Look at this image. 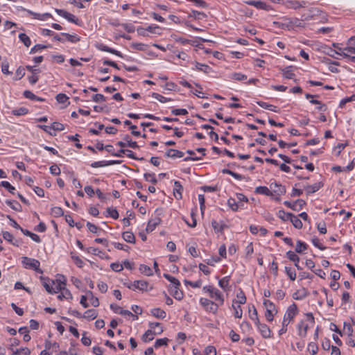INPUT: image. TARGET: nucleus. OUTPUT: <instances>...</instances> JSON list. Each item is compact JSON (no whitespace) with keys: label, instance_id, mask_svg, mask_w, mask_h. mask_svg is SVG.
<instances>
[{"label":"nucleus","instance_id":"obj_1","mask_svg":"<svg viewBox=\"0 0 355 355\" xmlns=\"http://www.w3.org/2000/svg\"><path fill=\"white\" fill-rule=\"evenodd\" d=\"M298 308L295 303L290 305L284 315L282 321V327L279 331V334L282 335L287 331V326L293 320L294 317L298 313Z\"/></svg>","mask_w":355,"mask_h":355},{"label":"nucleus","instance_id":"obj_2","mask_svg":"<svg viewBox=\"0 0 355 355\" xmlns=\"http://www.w3.org/2000/svg\"><path fill=\"white\" fill-rule=\"evenodd\" d=\"M273 24L277 28L288 31L295 27L303 26V21L297 18H284L282 21H274Z\"/></svg>","mask_w":355,"mask_h":355},{"label":"nucleus","instance_id":"obj_3","mask_svg":"<svg viewBox=\"0 0 355 355\" xmlns=\"http://www.w3.org/2000/svg\"><path fill=\"white\" fill-rule=\"evenodd\" d=\"M202 291L204 293H207L210 298L213 299L214 302H218L220 305L224 304V295L218 288L209 285L204 286Z\"/></svg>","mask_w":355,"mask_h":355},{"label":"nucleus","instance_id":"obj_4","mask_svg":"<svg viewBox=\"0 0 355 355\" xmlns=\"http://www.w3.org/2000/svg\"><path fill=\"white\" fill-rule=\"evenodd\" d=\"M21 264L26 269L33 270L40 274L43 273V270L40 268V263L37 259L27 257H22Z\"/></svg>","mask_w":355,"mask_h":355},{"label":"nucleus","instance_id":"obj_5","mask_svg":"<svg viewBox=\"0 0 355 355\" xmlns=\"http://www.w3.org/2000/svg\"><path fill=\"white\" fill-rule=\"evenodd\" d=\"M200 304L207 312L211 313L213 314H216L218 312V307L221 306L218 302L205 297H201L200 299Z\"/></svg>","mask_w":355,"mask_h":355},{"label":"nucleus","instance_id":"obj_6","mask_svg":"<svg viewBox=\"0 0 355 355\" xmlns=\"http://www.w3.org/2000/svg\"><path fill=\"white\" fill-rule=\"evenodd\" d=\"M263 304L266 307L265 317L268 322H272L274 315L277 313L275 306L268 300H264Z\"/></svg>","mask_w":355,"mask_h":355},{"label":"nucleus","instance_id":"obj_7","mask_svg":"<svg viewBox=\"0 0 355 355\" xmlns=\"http://www.w3.org/2000/svg\"><path fill=\"white\" fill-rule=\"evenodd\" d=\"M308 3L305 1L298 0H286L284 2V5L286 8L297 10L300 8H305Z\"/></svg>","mask_w":355,"mask_h":355},{"label":"nucleus","instance_id":"obj_8","mask_svg":"<svg viewBox=\"0 0 355 355\" xmlns=\"http://www.w3.org/2000/svg\"><path fill=\"white\" fill-rule=\"evenodd\" d=\"M163 328L157 330L148 329L142 336V340L144 343H148L154 339L155 335H159L163 332Z\"/></svg>","mask_w":355,"mask_h":355},{"label":"nucleus","instance_id":"obj_9","mask_svg":"<svg viewBox=\"0 0 355 355\" xmlns=\"http://www.w3.org/2000/svg\"><path fill=\"white\" fill-rule=\"evenodd\" d=\"M55 10L58 13V15L65 18L69 21L75 24H79L80 21L75 15L67 12L64 10H62V9L56 8Z\"/></svg>","mask_w":355,"mask_h":355},{"label":"nucleus","instance_id":"obj_10","mask_svg":"<svg viewBox=\"0 0 355 355\" xmlns=\"http://www.w3.org/2000/svg\"><path fill=\"white\" fill-rule=\"evenodd\" d=\"M255 325L257 326L259 331L260 332V334H261L263 338H271L272 331H271L270 329L266 324H262L259 322V323L256 324Z\"/></svg>","mask_w":355,"mask_h":355},{"label":"nucleus","instance_id":"obj_11","mask_svg":"<svg viewBox=\"0 0 355 355\" xmlns=\"http://www.w3.org/2000/svg\"><path fill=\"white\" fill-rule=\"evenodd\" d=\"M25 11L31 16H32L34 19L41 20V21H45L47 20L49 18H53V16L51 13L46 12L43 14H40L37 12H35L30 10L25 9Z\"/></svg>","mask_w":355,"mask_h":355},{"label":"nucleus","instance_id":"obj_12","mask_svg":"<svg viewBox=\"0 0 355 355\" xmlns=\"http://www.w3.org/2000/svg\"><path fill=\"white\" fill-rule=\"evenodd\" d=\"M40 279L42 281L43 286L45 288L46 291L49 293H53V287L55 285V281L52 280L48 277H41Z\"/></svg>","mask_w":355,"mask_h":355},{"label":"nucleus","instance_id":"obj_13","mask_svg":"<svg viewBox=\"0 0 355 355\" xmlns=\"http://www.w3.org/2000/svg\"><path fill=\"white\" fill-rule=\"evenodd\" d=\"M284 204L288 208L292 209L294 211H297V207H299L300 209L302 208V207L306 204L304 200L302 199H298L295 200V202H290V201H284Z\"/></svg>","mask_w":355,"mask_h":355},{"label":"nucleus","instance_id":"obj_14","mask_svg":"<svg viewBox=\"0 0 355 355\" xmlns=\"http://www.w3.org/2000/svg\"><path fill=\"white\" fill-rule=\"evenodd\" d=\"M332 46L336 49H332L329 48L328 52H327V54L329 55V56H331V58H336V59H338V58L336 57L335 55L337 54L338 55H341L342 56V54H343L342 50H343V49L340 46V44L339 43H333Z\"/></svg>","mask_w":355,"mask_h":355},{"label":"nucleus","instance_id":"obj_15","mask_svg":"<svg viewBox=\"0 0 355 355\" xmlns=\"http://www.w3.org/2000/svg\"><path fill=\"white\" fill-rule=\"evenodd\" d=\"M161 218L158 216H155L148 220L146 230L147 232H153L156 227L161 223Z\"/></svg>","mask_w":355,"mask_h":355},{"label":"nucleus","instance_id":"obj_16","mask_svg":"<svg viewBox=\"0 0 355 355\" xmlns=\"http://www.w3.org/2000/svg\"><path fill=\"white\" fill-rule=\"evenodd\" d=\"M148 282L145 280H136L133 282L134 291H148Z\"/></svg>","mask_w":355,"mask_h":355},{"label":"nucleus","instance_id":"obj_17","mask_svg":"<svg viewBox=\"0 0 355 355\" xmlns=\"http://www.w3.org/2000/svg\"><path fill=\"white\" fill-rule=\"evenodd\" d=\"M286 257L291 261L294 262L295 266L297 270H302V268L299 265L300 257L293 251L289 250L286 254Z\"/></svg>","mask_w":355,"mask_h":355},{"label":"nucleus","instance_id":"obj_18","mask_svg":"<svg viewBox=\"0 0 355 355\" xmlns=\"http://www.w3.org/2000/svg\"><path fill=\"white\" fill-rule=\"evenodd\" d=\"M297 329L298 331V335L302 338H305L307 334V331L309 329L308 324H306L303 320L300 321L297 325Z\"/></svg>","mask_w":355,"mask_h":355},{"label":"nucleus","instance_id":"obj_19","mask_svg":"<svg viewBox=\"0 0 355 355\" xmlns=\"http://www.w3.org/2000/svg\"><path fill=\"white\" fill-rule=\"evenodd\" d=\"M165 156L172 159L180 158L184 156V153L176 149L170 148L166 152Z\"/></svg>","mask_w":355,"mask_h":355},{"label":"nucleus","instance_id":"obj_20","mask_svg":"<svg viewBox=\"0 0 355 355\" xmlns=\"http://www.w3.org/2000/svg\"><path fill=\"white\" fill-rule=\"evenodd\" d=\"M322 186L323 184L322 182H316L311 185H306L304 187V189L306 193L310 195L318 191Z\"/></svg>","mask_w":355,"mask_h":355},{"label":"nucleus","instance_id":"obj_21","mask_svg":"<svg viewBox=\"0 0 355 355\" xmlns=\"http://www.w3.org/2000/svg\"><path fill=\"white\" fill-rule=\"evenodd\" d=\"M245 3L248 5L254 6L255 8H257L258 9H261V10H268V5H267L263 1H245Z\"/></svg>","mask_w":355,"mask_h":355},{"label":"nucleus","instance_id":"obj_22","mask_svg":"<svg viewBox=\"0 0 355 355\" xmlns=\"http://www.w3.org/2000/svg\"><path fill=\"white\" fill-rule=\"evenodd\" d=\"M116 163H119V162L114 161V160H110V161L103 160V161H98V162H94L92 163L91 166L92 168H98V167H103V166L112 165V164H114Z\"/></svg>","mask_w":355,"mask_h":355},{"label":"nucleus","instance_id":"obj_23","mask_svg":"<svg viewBox=\"0 0 355 355\" xmlns=\"http://www.w3.org/2000/svg\"><path fill=\"white\" fill-rule=\"evenodd\" d=\"M182 191H183V187H182L181 183L179 181H175L174 189H173V195L176 199L182 198Z\"/></svg>","mask_w":355,"mask_h":355},{"label":"nucleus","instance_id":"obj_24","mask_svg":"<svg viewBox=\"0 0 355 355\" xmlns=\"http://www.w3.org/2000/svg\"><path fill=\"white\" fill-rule=\"evenodd\" d=\"M234 304H244L246 303V297L242 289H239L236 293V299L233 300Z\"/></svg>","mask_w":355,"mask_h":355},{"label":"nucleus","instance_id":"obj_25","mask_svg":"<svg viewBox=\"0 0 355 355\" xmlns=\"http://www.w3.org/2000/svg\"><path fill=\"white\" fill-rule=\"evenodd\" d=\"M271 189H273L274 193H275L278 196L283 195L286 193V188L282 184L274 183L270 184Z\"/></svg>","mask_w":355,"mask_h":355},{"label":"nucleus","instance_id":"obj_26","mask_svg":"<svg viewBox=\"0 0 355 355\" xmlns=\"http://www.w3.org/2000/svg\"><path fill=\"white\" fill-rule=\"evenodd\" d=\"M257 104L263 109L268 110L274 112H279V111L277 107L264 101H257Z\"/></svg>","mask_w":355,"mask_h":355},{"label":"nucleus","instance_id":"obj_27","mask_svg":"<svg viewBox=\"0 0 355 355\" xmlns=\"http://www.w3.org/2000/svg\"><path fill=\"white\" fill-rule=\"evenodd\" d=\"M150 313L154 317L159 319H164L166 315V312L159 308L152 309Z\"/></svg>","mask_w":355,"mask_h":355},{"label":"nucleus","instance_id":"obj_28","mask_svg":"<svg viewBox=\"0 0 355 355\" xmlns=\"http://www.w3.org/2000/svg\"><path fill=\"white\" fill-rule=\"evenodd\" d=\"M98 313L95 309L87 310L83 315L82 318H85L88 320H92L97 318Z\"/></svg>","mask_w":355,"mask_h":355},{"label":"nucleus","instance_id":"obj_29","mask_svg":"<svg viewBox=\"0 0 355 355\" xmlns=\"http://www.w3.org/2000/svg\"><path fill=\"white\" fill-rule=\"evenodd\" d=\"M195 67L197 70L201 71L207 74L210 73L211 72L213 71L211 67H210L209 65L205 64L196 62Z\"/></svg>","mask_w":355,"mask_h":355},{"label":"nucleus","instance_id":"obj_30","mask_svg":"<svg viewBox=\"0 0 355 355\" xmlns=\"http://www.w3.org/2000/svg\"><path fill=\"white\" fill-rule=\"evenodd\" d=\"M255 193L259 194H263L267 196H272V191H270L267 187L259 186L255 189Z\"/></svg>","mask_w":355,"mask_h":355},{"label":"nucleus","instance_id":"obj_31","mask_svg":"<svg viewBox=\"0 0 355 355\" xmlns=\"http://www.w3.org/2000/svg\"><path fill=\"white\" fill-rule=\"evenodd\" d=\"M211 226L216 232H220V233H222L224 230V228L227 227V225L225 224H224L223 222L218 223L215 220H213L211 221Z\"/></svg>","mask_w":355,"mask_h":355},{"label":"nucleus","instance_id":"obj_32","mask_svg":"<svg viewBox=\"0 0 355 355\" xmlns=\"http://www.w3.org/2000/svg\"><path fill=\"white\" fill-rule=\"evenodd\" d=\"M180 286H173L171 288V293L173 296L178 300H181L183 298L184 294L182 291L179 289Z\"/></svg>","mask_w":355,"mask_h":355},{"label":"nucleus","instance_id":"obj_33","mask_svg":"<svg viewBox=\"0 0 355 355\" xmlns=\"http://www.w3.org/2000/svg\"><path fill=\"white\" fill-rule=\"evenodd\" d=\"M61 35L64 36L67 41L71 43H77L80 40V37L76 34L71 35L67 33H62Z\"/></svg>","mask_w":355,"mask_h":355},{"label":"nucleus","instance_id":"obj_34","mask_svg":"<svg viewBox=\"0 0 355 355\" xmlns=\"http://www.w3.org/2000/svg\"><path fill=\"white\" fill-rule=\"evenodd\" d=\"M283 76L287 79H293L295 76L294 73L293 72V67L288 66L282 69Z\"/></svg>","mask_w":355,"mask_h":355},{"label":"nucleus","instance_id":"obj_35","mask_svg":"<svg viewBox=\"0 0 355 355\" xmlns=\"http://www.w3.org/2000/svg\"><path fill=\"white\" fill-rule=\"evenodd\" d=\"M122 237L128 243H135V236L132 232H130V231L124 232L122 234Z\"/></svg>","mask_w":355,"mask_h":355},{"label":"nucleus","instance_id":"obj_36","mask_svg":"<svg viewBox=\"0 0 355 355\" xmlns=\"http://www.w3.org/2000/svg\"><path fill=\"white\" fill-rule=\"evenodd\" d=\"M252 310L249 309V317L252 321H254V324H256L259 323L260 321L258 317V313L256 308L254 307V305L252 306Z\"/></svg>","mask_w":355,"mask_h":355},{"label":"nucleus","instance_id":"obj_37","mask_svg":"<svg viewBox=\"0 0 355 355\" xmlns=\"http://www.w3.org/2000/svg\"><path fill=\"white\" fill-rule=\"evenodd\" d=\"M230 277L226 276L219 279L218 285L225 291L229 290Z\"/></svg>","mask_w":355,"mask_h":355},{"label":"nucleus","instance_id":"obj_38","mask_svg":"<svg viewBox=\"0 0 355 355\" xmlns=\"http://www.w3.org/2000/svg\"><path fill=\"white\" fill-rule=\"evenodd\" d=\"M307 296V292L304 288L302 291H297L293 294V298L295 300H301Z\"/></svg>","mask_w":355,"mask_h":355},{"label":"nucleus","instance_id":"obj_39","mask_svg":"<svg viewBox=\"0 0 355 355\" xmlns=\"http://www.w3.org/2000/svg\"><path fill=\"white\" fill-rule=\"evenodd\" d=\"M60 293H61L58 296V298L60 300H62L63 299L71 300L73 298L71 292L66 288H63Z\"/></svg>","mask_w":355,"mask_h":355},{"label":"nucleus","instance_id":"obj_40","mask_svg":"<svg viewBox=\"0 0 355 355\" xmlns=\"http://www.w3.org/2000/svg\"><path fill=\"white\" fill-rule=\"evenodd\" d=\"M308 248V245L302 241H297L296 243L295 246V252L297 253H302L304 250H306Z\"/></svg>","mask_w":355,"mask_h":355},{"label":"nucleus","instance_id":"obj_41","mask_svg":"<svg viewBox=\"0 0 355 355\" xmlns=\"http://www.w3.org/2000/svg\"><path fill=\"white\" fill-rule=\"evenodd\" d=\"M241 304L232 303V309L234 310V315L236 318H241L243 315V311L241 307Z\"/></svg>","mask_w":355,"mask_h":355},{"label":"nucleus","instance_id":"obj_42","mask_svg":"<svg viewBox=\"0 0 355 355\" xmlns=\"http://www.w3.org/2000/svg\"><path fill=\"white\" fill-rule=\"evenodd\" d=\"M19 40L24 44L25 46L29 47L31 45V40L30 37L25 33H20L19 35Z\"/></svg>","mask_w":355,"mask_h":355},{"label":"nucleus","instance_id":"obj_43","mask_svg":"<svg viewBox=\"0 0 355 355\" xmlns=\"http://www.w3.org/2000/svg\"><path fill=\"white\" fill-rule=\"evenodd\" d=\"M230 78L231 79H233V80H237V81H243V80H247L246 75L241 73H239V72H234V73H231L230 76Z\"/></svg>","mask_w":355,"mask_h":355},{"label":"nucleus","instance_id":"obj_44","mask_svg":"<svg viewBox=\"0 0 355 355\" xmlns=\"http://www.w3.org/2000/svg\"><path fill=\"white\" fill-rule=\"evenodd\" d=\"M19 333L23 335V339L25 342H28L31 340V336L29 335V330L27 327H22L19 328Z\"/></svg>","mask_w":355,"mask_h":355},{"label":"nucleus","instance_id":"obj_45","mask_svg":"<svg viewBox=\"0 0 355 355\" xmlns=\"http://www.w3.org/2000/svg\"><path fill=\"white\" fill-rule=\"evenodd\" d=\"M190 17H193L196 19H203L207 17L206 14L202 12L197 11V10H191V13L189 15Z\"/></svg>","mask_w":355,"mask_h":355},{"label":"nucleus","instance_id":"obj_46","mask_svg":"<svg viewBox=\"0 0 355 355\" xmlns=\"http://www.w3.org/2000/svg\"><path fill=\"white\" fill-rule=\"evenodd\" d=\"M290 221L292 223L293 225L297 229H301L302 227V223L301 220L294 214H293L292 217L290 219Z\"/></svg>","mask_w":355,"mask_h":355},{"label":"nucleus","instance_id":"obj_47","mask_svg":"<svg viewBox=\"0 0 355 355\" xmlns=\"http://www.w3.org/2000/svg\"><path fill=\"white\" fill-rule=\"evenodd\" d=\"M12 350L13 352L12 355H28L31 353L30 349L27 347L16 349V350L12 348Z\"/></svg>","mask_w":355,"mask_h":355},{"label":"nucleus","instance_id":"obj_48","mask_svg":"<svg viewBox=\"0 0 355 355\" xmlns=\"http://www.w3.org/2000/svg\"><path fill=\"white\" fill-rule=\"evenodd\" d=\"M293 214L285 212L284 210H279L277 216L284 221L290 220Z\"/></svg>","mask_w":355,"mask_h":355},{"label":"nucleus","instance_id":"obj_49","mask_svg":"<svg viewBox=\"0 0 355 355\" xmlns=\"http://www.w3.org/2000/svg\"><path fill=\"white\" fill-rule=\"evenodd\" d=\"M343 335L347 334L349 337H352L353 334V329L349 323L344 322L343 330L342 331Z\"/></svg>","mask_w":355,"mask_h":355},{"label":"nucleus","instance_id":"obj_50","mask_svg":"<svg viewBox=\"0 0 355 355\" xmlns=\"http://www.w3.org/2000/svg\"><path fill=\"white\" fill-rule=\"evenodd\" d=\"M139 271L146 275V276H150V275H153V270L152 269L146 266V265H144V264H141L140 266H139Z\"/></svg>","mask_w":355,"mask_h":355},{"label":"nucleus","instance_id":"obj_51","mask_svg":"<svg viewBox=\"0 0 355 355\" xmlns=\"http://www.w3.org/2000/svg\"><path fill=\"white\" fill-rule=\"evenodd\" d=\"M6 205H8L10 208L15 211H21V207L19 202L15 200H6Z\"/></svg>","mask_w":355,"mask_h":355},{"label":"nucleus","instance_id":"obj_52","mask_svg":"<svg viewBox=\"0 0 355 355\" xmlns=\"http://www.w3.org/2000/svg\"><path fill=\"white\" fill-rule=\"evenodd\" d=\"M28 112V110L26 107H21L12 110V114L15 116H23Z\"/></svg>","mask_w":355,"mask_h":355},{"label":"nucleus","instance_id":"obj_53","mask_svg":"<svg viewBox=\"0 0 355 355\" xmlns=\"http://www.w3.org/2000/svg\"><path fill=\"white\" fill-rule=\"evenodd\" d=\"M123 139L126 143L127 146L130 147L134 149L139 148L137 143L136 141H132V139L129 135H125Z\"/></svg>","mask_w":355,"mask_h":355},{"label":"nucleus","instance_id":"obj_54","mask_svg":"<svg viewBox=\"0 0 355 355\" xmlns=\"http://www.w3.org/2000/svg\"><path fill=\"white\" fill-rule=\"evenodd\" d=\"M51 214L54 217H60V216H63L64 211L60 207H54L51 208Z\"/></svg>","mask_w":355,"mask_h":355},{"label":"nucleus","instance_id":"obj_55","mask_svg":"<svg viewBox=\"0 0 355 355\" xmlns=\"http://www.w3.org/2000/svg\"><path fill=\"white\" fill-rule=\"evenodd\" d=\"M152 97H153L154 98L157 99V101H159V102L163 103L169 102L171 101V98H166L159 94L155 93V92H153L152 94Z\"/></svg>","mask_w":355,"mask_h":355},{"label":"nucleus","instance_id":"obj_56","mask_svg":"<svg viewBox=\"0 0 355 355\" xmlns=\"http://www.w3.org/2000/svg\"><path fill=\"white\" fill-rule=\"evenodd\" d=\"M227 205L234 211H236L239 209V205L235 199L230 198L227 200Z\"/></svg>","mask_w":355,"mask_h":355},{"label":"nucleus","instance_id":"obj_57","mask_svg":"<svg viewBox=\"0 0 355 355\" xmlns=\"http://www.w3.org/2000/svg\"><path fill=\"white\" fill-rule=\"evenodd\" d=\"M0 184L12 194L15 193V188L12 186L8 181H2Z\"/></svg>","mask_w":355,"mask_h":355},{"label":"nucleus","instance_id":"obj_58","mask_svg":"<svg viewBox=\"0 0 355 355\" xmlns=\"http://www.w3.org/2000/svg\"><path fill=\"white\" fill-rule=\"evenodd\" d=\"M164 277L168 281H169L171 283H172L173 286H180V281L175 277L166 273L164 274Z\"/></svg>","mask_w":355,"mask_h":355},{"label":"nucleus","instance_id":"obj_59","mask_svg":"<svg viewBox=\"0 0 355 355\" xmlns=\"http://www.w3.org/2000/svg\"><path fill=\"white\" fill-rule=\"evenodd\" d=\"M79 137L80 135L78 134H76L75 135H69L67 136V139L70 141H74V142H76L75 146L78 148H82V144H80L79 141Z\"/></svg>","mask_w":355,"mask_h":355},{"label":"nucleus","instance_id":"obj_60","mask_svg":"<svg viewBox=\"0 0 355 355\" xmlns=\"http://www.w3.org/2000/svg\"><path fill=\"white\" fill-rule=\"evenodd\" d=\"M308 350L311 352V355H315L318 353V347L315 343L311 342L308 345Z\"/></svg>","mask_w":355,"mask_h":355},{"label":"nucleus","instance_id":"obj_61","mask_svg":"<svg viewBox=\"0 0 355 355\" xmlns=\"http://www.w3.org/2000/svg\"><path fill=\"white\" fill-rule=\"evenodd\" d=\"M285 272L286 273V275H288V277H289V279L291 280V281H294L296 279V272L294 270L286 266L285 267Z\"/></svg>","mask_w":355,"mask_h":355},{"label":"nucleus","instance_id":"obj_62","mask_svg":"<svg viewBox=\"0 0 355 355\" xmlns=\"http://www.w3.org/2000/svg\"><path fill=\"white\" fill-rule=\"evenodd\" d=\"M185 285H189L192 288H200L202 285V280L199 279L196 282H191L187 279L184 281Z\"/></svg>","mask_w":355,"mask_h":355},{"label":"nucleus","instance_id":"obj_63","mask_svg":"<svg viewBox=\"0 0 355 355\" xmlns=\"http://www.w3.org/2000/svg\"><path fill=\"white\" fill-rule=\"evenodd\" d=\"M168 342V339L167 338L157 339L155 343L154 347L155 348H158L161 346L167 345Z\"/></svg>","mask_w":355,"mask_h":355},{"label":"nucleus","instance_id":"obj_64","mask_svg":"<svg viewBox=\"0 0 355 355\" xmlns=\"http://www.w3.org/2000/svg\"><path fill=\"white\" fill-rule=\"evenodd\" d=\"M204 355H216V349L212 345H209L204 350Z\"/></svg>","mask_w":355,"mask_h":355}]
</instances>
